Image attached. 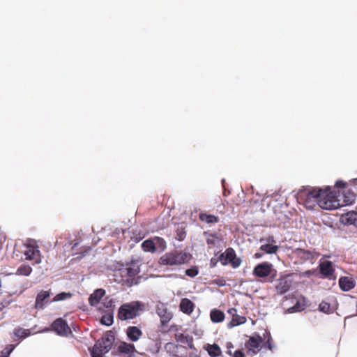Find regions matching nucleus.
Wrapping results in <instances>:
<instances>
[{
    "instance_id": "obj_1",
    "label": "nucleus",
    "mask_w": 357,
    "mask_h": 357,
    "mask_svg": "<svg viewBox=\"0 0 357 357\" xmlns=\"http://www.w3.org/2000/svg\"><path fill=\"white\" fill-rule=\"evenodd\" d=\"M301 199L305 207L310 210L314 209L317 204L325 210L336 209L341 206L339 200L329 187L325 189L313 188L301 195Z\"/></svg>"
},
{
    "instance_id": "obj_2",
    "label": "nucleus",
    "mask_w": 357,
    "mask_h": 357,
    "mask_svg": "<svg viewBox=\"0 0 357 357\" xmlns=\"http://www.w3.org/2000/svg\"><path fill=\"white\" fill-rule=\"evenodd\" d=\"M139 273V266L135 263H131L119 270V273L121 276L119 282L128 287L137 285L142 279V276L138 275Z\"/></svg>"
},
{
    "instance_id": "obj_3",
    "label": "nucleus",
    "mask_w": 357,
    "mask_h": 357,
    "mask_svg": "<svg viewBox=\"0 0 357 357\" xmlns=\"http://www.w3.org/2000/svg\"><path fill=\"white\" fill-rule=\"evenodd\" d=\"M143 305L139 302L128 303L121 305L118 310V318L121 321L132 319L139 315Z\"/></svg>"
},
{
    "instance_id": "obj_4",
    "label": "nucleus",
    "mask_w": 357,
    "mask_h": 357,
    "mask_svg": "<svg viewBox=\"0 0 357 357\" xmlns=\"http://www.w3.org/2000/svg\"><path fill=\"white\" fill-rule=\"evenodd\" d=\"M188 259L189 257L186 253L174 251L161 256L159 264L165 266H179L188 262Z\"/></svg>"
},
{
    "instance_id": "obj_5",
    "label": "nucleus",
    "mask_w": 357,
    "mask_h": 357,
    "mask_svg": "<svg viewBox=\"0 0 357 357\" xmlns=\"http://www.w3.org/2000/svg\"><path fill=\"white\" fill-rule=\"evenodd\" d=\"M222 265L230 264L233 268L239 267L241 264V259L236 256L235 250L232 248H228L219 256Z\"/></svg>"
},
{
    "instance_id": "obj_6",
    "label": "nucleus",
    "mask_w": 357,
    "mask_h": 357,
    "mask_svg": "<svg viewBox=\"0 0 357 357\" xmlns=\"http://www.w3.org/2000/svg\"><path fill=\"white\" fill-rule=\"evenodd\" d=\"M25 259L31 261L33 264H38L41 262V255L38 246L36 243L25 245L23 251Z\"/></svg>"
},
{
    "instance_id": "obj_7",
    "label": "nucleus",
    "mask_w": 357,
    "mask_h": 357,
    "mask_svg": "<svg viewBox=\"0 0 357 357\" xmlns=\"http://www.w3.org/2000/svg\"><path fill=\"white\" fill-rule=\"evenodd\" d=\"M114 341V336L111 334H106L100 340H99L93 347V351L107 353L112 348Z\"/></svg>"
},
{
    "instance_id": "obj_8",
    "label": "nucleus",
    "mask_w": 357,
    "mask_h": 357,
    "mask_svg": "<svg viewBox=\"0 0 357 357\" xmlns=\"http://www.w3.org/2000/svg\"><path fill=\"white\" fill-rule=\"evenodd\" d=\"M51 329L60 336H68L72 333L70 328L63 318L54 320L51 325Z\"/></svg>"
},
{
    "instance_id": "obj_9",
    "label": "nucleus",
    "mask_w": 357,
    "mask_h": 357,
    "mask_svg": "<svg viewBox=\"0 0 357 357\" xmlns=\"http://www.w3.org/2000/svg\"><path fill=\"white\" fill-rule=\"evenodd\" d=\"M275 271L273 266L268 262H263L257 264L253 269V275L259 278H265L271 275L272 272Z\"/></svg>"
},
{
    "instance_id": "obj_10",
    "label": "nucleus",
    "mask_w": 357,
    "mask_h": 357,
    "mask_svg": "<svg viewBox=\"0 0 357 357\" xmlns=\"http://www.w3.org/2000/svg\"><path fill=\"white\" fill-rule=\"evenodd\" d=\"M227 313L231 316V320L227 324V327L229 328L243 324L246 321V317L244 316L238 315L236 308H229L227 310Z\"/></svg>"
},
{
    "instance_id": "obj_11",
    "label": "nucleus",
    "mask_w": 357,
    "mask_h": 357,
    "mask_svg": "<svg viewBox=\"0 0 357 357\" xmlns=\"http://www.w3.org/2000/svg\"><path fill=\"white\" fill-rule=\"evenodd\" d=\"M296 255L303 261H313L319 256V254L310 250L298 248L296 251Z\"/></svg>"
},
{
    "instance_id": "obj_12",
    "label": "nucleus",
    "mask_w": 357,
    "mask_h": 357,
    "mask_svg": "<svg viewBox=\"0 0 357 357\" xmlns=\"http://www.w3.org/2000/svg\"><path fill=\"white\" fill-rule=\"evenodd\" d=\"M319 271L325 278H331L333 275L335 269L332 262L326 260L319 264Z\"/></svg>"
},
{
    "instance_id": "obj_13",
    "label": "nucleus",
    "mask_w": 357,
    "mask_h": 357,
    "mask_svg": "<svg viewBox=\"0 0 357 357\" xmlns=\"http://www.w3.org/2000/svg\"><path fill=\"white\" fill-rule=\"evenodd\" d=\"M128 339L131 342L138 341L143 335L137 326H128L126 331Z\"/></svg>"
},
{
    "instance_id": "obj_14",
    "label": "nucleus",
    "mask_w": 357,
    "mask_h": 357,
    "mask_svg": "<svg viewBox=\"0 0 357 357\" xmlns=\"http://www.w3.org/2000/svg\"><path fill=\"white\" fill-rule=\"evenodd\" d=\"M356 282L351 277L342 276L339 279L340 288L344 291H348L354 288Z\"/></svg>"
},
{
    "instance_id": "obj_15",
    "label": "nucleus",
    "mask_w": 357,
    "mask_h": 357,
    "mask_svg": "<svg viewBox=\"0 0 357 357\" xmlns=\"http://www.w3.org/2000/svg\"><path fill=\"white\" fill-rule=\"evenodd\" d=\"M117 352L130 356L136 352V349L133 344L121 342L117 347Z\"/></svg>"
},
{
    "instance_id": "obj_16",
    "label": "nucleus",
    "mask_w": 357,
    "mask_h": 357,
    "mask_svg": "<svg viewBox=\"0 0 357 357\" xmlns=\"http://www.w3.org/2000/svg\"><path fill=\"white\" fill-rule=\"evenodd\" d=\"M266 241L268 243H275V241L273 236L268 237L266 239ZM260 250L267 254H275L278 251L279 247L276 245L266 243V244L261 245L260 247Z\"/></svg>"
},
{
    "instance_id": "obj_17",
    "label": "nucleus",
    "mask_w": 357,
    "mask_h": 357,
    "mask_svg": "<svg viewBox=\"0 0 357 357\" xmlns=\"http://www.w3.org/2000/svg\"><path fill=\"white\" fill-rule=\"evenodd\" d=\"M105 295V290L103 289H97L91 294L89 298V303L94 306L100 303L102 298Z\"/></svg>"
},
{
    "instance_id": "obj_18",
    "label": "nucleus",
    "mask_w": 357,
    "mask_h": 357,
    "mask_svg": "<svg viewBox=\"0 0 357 357\" xmlns=\"http://www.w3.org/2000/svg\"><path fill=\"white\" fill-rule=\"evenodd\" d=\"M180 310L187 314H190L194 310V303L188 298H183L181 301Z\"/></svg>"
},
{
    "instance_id": "obj_19",
    "label": "nucleus",
    "mask_w": 357,
    "mask_h": 357,
    "mask_svg": "<svg viewBox=\"0 0 357 357\" xmlns=\"http://www.w3.org/2000/svg\"><path fill=\"white\" fill-rule=\"evenodd\" d=\"M50 296L49 291H40L36 298L35 307L37 309H41L44 306V301L45 299Z\"/></svg>"
},
{
    "instance_id": "obj_20",
    "label": "nucleus",
    "mask_w": 357,
    "mask_h": 357,
    "mask_svg": "<svg viewBox=\"0 0 357 357\" xmlns=\"http://www.w3.org/2000/svg\"><path fill=\"white\" fill-rule=\"evenodd\" d=\"M205 349L211 357H218L222 355L221 349L217 344H207L205 347Z\"/></svg>"
},
{
    "instance_id": "obj_21",
    "label": "nucleus",
    "mask_w": 357,
    "mask_h": 357,
    "mask_svg": "<svg viewBox=\"0 0 357 357\" xmlns=\"http://www.w3.org/2000/svg\"><path fill=\"white\" fill-rule=\"evenodd\" d=\"M342 221L344 224L356 225L357 222V213L355 211H350L342 215Z\"/></svg>"
},
{
    "instance_id": "obj_22",
    "label": "nucleus",
    "mask_w": 357,
    "mask_h": 357,
    "mask_svg": "<svg viewBox=\"0 0 357 357\" xmlns=\"http://www.w3.org/2000/svg\"><path fill=\"white\" fill-rule=\"evenodd\" d=\"M158 314L160 318V322L162 326L166 325L172 318V313L163 308L158 310Z\"/></svg>"
},
{
    "instance_id": "obj_23",
    "label": "nucleus",
    "mask_w": 357,
    "mask_h": 357,
    "mask_svg": "<svg viewBox=\"0 0 357 357\" xmlns=\"http://www.w3.org/2000/svg\"><path fill=\"white\" fill-rule=\"evenodd\" d=\"M210 318L212 322L220 323L224 321L225 314L220 310L213 309L211 311Z\"/></svg>"
},
{
    "instance_id": "obj_24",
    "label": "nucleus",
    "mask_w": 357,
    "mask_h": 357,
    "mask_svg": "<svg viewBox=\"0 0 357 357\" xmlns=\"http://www.w3.org/2000/svg\"><path fill=\"white\" fill-rule=\"evenodd\" d=\"M290 284L289 282L285 279H280L275 287L277 293L279 294H283L289 291Z\"/></svg>"
},
{
    "instance_id": "obj_25",
    "label": "nucleus",
    "mask_w": 357,
    "mask_h": 357,
    "mask_svg": "<svg viewBox=\"0 0 357 357\" xmlns=\"http://www.w3.org/2000/svg\"><path fill=\"white\" fill-rule=\"evenodd\" d=\"M199 218L201 221L205 222L208 224L217 223L219 221V218L218 216L208 214L206 213H200Z\"/></svg>"
},
{
    "instance_id": "obj_26",
    "label": "nucleus",
    "mask_w": 357,
    "mask_h": 357,
    "mask_svg": "<svg viewBox=\"0 0 357 357\" xmlns=\"http://www.w3.org/2000/svg\"><path fill=\"white\" fill-rule=\"evenodd\" d=\"M262 342L263 339L261 336H252L249 338L246 347L250 349H258Z\"/></svg>"
},
{
    "instance_id": "obj_27",
    "label": "nucleus",
    "mask_w": 357,
    "mask_h": 357,
    "mask_svg": "<svg viewBox=\"0 0 357 357\" xmlns=\"http://www.w3.org/2000/svg\"><path fill=\"white\" fill-rule=\"evenodd\" d=\"M31 335L29 329H24L21 327H17L13 331V335L17 339L23 340Z\"/></svg>"
},
{
    "instance_id": "obj_28",
    "label": "nucleus",
    "mask_w": 357,
    "mask_h": 357,
    "mask_svg": "<svg viewBox=\"0 0 357 357\" xmlns=\"http://www.w3.org/2000/svg\"><path fill=\"white\" fill-rule=\"evenodd\" d=\"M142 248L144 252H155L156 248L153 240L147 239L142 243Z\"/></svg>"
},
{
    "instance_id": "obj_29",
    "label": "nucleus",
    "mask_w": 357,
    "mask_h": 357,
    "mask_svg": "<svg viewBox=\"0 0 357 357\" xmlns=\"http://www.w3.org/2000/svg\"><path fill=\"white\" fill-rule=\"evenodd\" d=\"M178 348V345H176L175 344L172 342L167 343L165 345V351L172 357H176V356H178L177 354Z\"/></svg>"
},
{
    "instance_id": "obj_30",
    "label": "nucleus",
    "mask_w": 357,
    "mask_h": 357,
    "mask_svg": "<svg viewBox=\"0 0 357 357\" xmlns=\"http://www.w3.org/2000/svg\"><path fill=\"white\" fill-rule=\"evenodd\" d=\"M32 268L26 264L21 265L16 271V274L18 275L28 276L31 274Z\"/></svg>"
},
{
    "instance_id": "obj_31",
    "label": "nucleus",
    "mask_w": 357,
    "mask_h": 357,
    "mask_svg": "<svg viewBox=\"0 0 357 357\" xmlns=\"http://www.w3.org/2000/svg\"><path fill=\"white\" fill-rule=\"evenodd\" d=\"M180 341L182 343L187 344V345L188 346V347L190 349H195L194 343H193V337L191 335H181L180 336Z\"/></svg>"
},
{
    "instance_id": "obj_32",
    "label": "nucleus",
    "mask_w": 357,
    "mask_h": 357,
    "mask_svg": "<svg viewBox=\"0 0 357 357\" xmlns=\"http://www.w3.org/2000/svg\"><path fill=\"white\" fill-rule=\"evenodd\" d=\"M319 309L321 312H324V313H331L333 312L331 307V305L330 303L326 302V301H322L319 305Z\"/></svg>"
},
{
    "instance_id": "obj_33",
    "label": "nucleus",
    "mask_w": 357,
    "mask_h": 357,
    "mask_svg": "<svg viewBox=\"0 0 357 357\" xmlns=\"http://www.w3.org/2000/svg\"><path fill=\"white\" fill-rule=\"evenodd\" d=\"M305 309L304 305H301L300 301H297L294 305L288 308L287 311L289 313L301 312Z\"/></svg>"
},
{
    "instance_id": "obj_34",
    "label": "nucleus",
    "mask_w": 357,
    "mask_h": 357,
    "mask_svg": "<svg viewBox=\"0 0 357 357\" xmlns=\"http://www.w3.org/2000/svg\"><path fill=\"white\" fill-rule=\"evenodd\" d=\"M72 297L71 293L61 292L55 296L53 301H60L66 299L70 298Z\"/></svg>"
},
{
    "instance_id": "obj_35",
    "label": "nucleus",
    "mask_w": 357,
    "mask_h": 357,
    "mask_svg": "<svg viewBox=\"0 0 357 357\" xmlns=\"http://www.w3.org/2000/svg\"><path fill=\"white\" fill-rule=\"evenodd\" d=\"M100 322L105 326H109L113 324V317L111 314L103 315Z\"/></svg>"
},
{
    "instance_id": "obj_36",
    "label": "nucleus",
    "mask_w": 357,
    "mask_h": 357,
    "mask_svg": "<svg viewBox=\"0 0 357 357\" xmlns=\"http://www.w3.org/2000/svg\"><path fill=\"white\" fill-rule=\"evenodd\" d=\"M354 201L355 195L353 193L348 192L347 193L344 194V202L346 205H350L353 204Z\"/></svg>"
},
{
    "instance_id": "obj_37",
    "label": "nucleus",
    "mask_w": 357,
    "mask_h": 357,
    "mask_svg": "<svg viewBox=\"0 0 357 357\" xmlns=\"http://www.w3.org/2000/svg\"><path fill=\"white\" fill-rule=\"evenodd\" d=\"M199 271L196 266L191 267L185 271V274L191 278H194L198 275Z\"/></svg>"
},
{
    "instance_id": "obj_38",
    "label": "nucleus",
    "mask_w": 357,
    "mask_h": 357,
    "mask_svg": "<svg viewBox=\"0 0 357 357\" xmlns=\"http://www.w3.org/2000/svg\"><path fill=\"white\" fill-rule=\"evenodd\" d=\"M153 241L155 242V245H158V246L164 250L166 247V243L165 241L160 237H155Z\"/></svg>"
},
{
    "instance_id": "obj_39",
    "label": "nucleus",
    "mask_w": 357,
    "mask_h": 357,
    "mask_svg": "<svg viewBox=\"0 0 357 357\" xmlns=\"http://www.w3.org/2000/svg\"><path fill=\"white\" fill-rule=\"evenodd\" d=\"M267 335V340L265 343V347H266L269 350H272L273 349V340H272V337L271 336V334L269 333H266L264 334L265 335Z\"/></svg>"
},
{
    "instance_id": "obj_40",
    "label": "nucleus",
    "mask_w": 357,
    "mask_h": 357,
    "mask_svg": "<svg viewBox=\"0 0 357 357\" xmlns=\"http://www.w3.org/2000/svg\"><path fill=\"white\" fill-rule=\"evenodd\" d=\"M213 283L218 285V287H224L226 285V280L224 278L215 279L213 281Z\"/></svg>"
},
{
    "instance_id": "obj_41",
    "label": "nucleus",
    "mask_w": 357,
    "mask_h": 357,
    "mask_svg": "<svg viewBox=\"0 0 357 357\" xmlns=\"http://www.w3.org/2000/svg\"><path fill=\"white\" fill-rule=\"evenodd\" d=\"M215 238H217L216 235H211L210 238H207L206 243L208 245H215Z\"/></svg>"
},
{
    "instance_id": "obj_42",
    "label": "nucleus",
    "mask_w": 357,
    "mask_h": 357,
    "mask_svg": "<svg viewBox=\"0 0 357 357\" xmlns=\"http://www.w3.org/2000/svg\"><path fill=\"white\" fill-rule=\"evenodd\" d=\"M220 261L219 259V257L218 258H215V257H212L210 260V267L211 268H214L217 266L218 264V262Z\"/></svg>"
},
{
    "instance_id": "obj_43",
    "label": "nucleus",
    "mask_w": 357,
    "mask_h": 357,
    "mask_svg": "<svg viewBox=\"0 0 357 357\" xmlns=\"http://www.w3.org/2000/svg\"><path fill=\"white\" fill-rule=\"evenodd\" d=\"M226 347L227 349V354L230 356H232L233 353L231 352V349L234 348V345L231 342H229L226 344Z\"/></svg>"
},
{
    "instance_id": "obj_44",
    "label": "nucleus",
    "mask_w": 357,
    "mask_h": 357,
    "mask_svg": "<svg viewBox=\"0 0 357 357\" xmlns=\"http://www.w3.org/2000/svg\"><path fill=\"white\" fill-rule=\"evenodd\" d=\"M15 345L14 344H9L6 349L5 352L7 354V356L10 355V354L13 351V350L15 349Z\"/></svg>"
},
{
    "instance_id": "obj_45",
    "label": "nucleus",
    "mask_w": 357,
    "mask_h": 357,
    "mask_svg": "<svg viewBox=\"0 0 357 357\" xmlns=\"http://www.w3.org/2000/svg\"><path fill=\"white\" fill-rule=\"evenodd\" d=\"M105 353H102V352H99V351H93V350H91V357H105L103 356Z\"/></svg>"
},
{
    "instance_id": "obj_46",
    "label": "nucleus",
    "mask_w": 357,
    "mask_h": 357,
    "mask_svg": "<svg viewBox=\"0 0 357 357\" xmlns=\"http://www.w3.org/2000/svg\"><path fill=\"white\" fill-rule=\"evenodd\" d=\"M233 357H245V354L241 351V350H236L235 352L232 354Z\"/></svg>"
},
{
    "instance_id": "obj_47",
    "label": "nucleus",
    "mask_w": 357,
    "mask_h": 357,
    "mask_svg": "<svg viewBox=\"0 0 357 357\" xmlns=\"http://www.w3.org/2000/svg\"><path fill=\"white\" fill-rule=\"evenodd\" d=\"M185 232H182V231H181V232H178V233H177V235H178V240H179V241H182V240H183V239H184V237H185Z\"/></svg>"
},
{
    "instance_id": "obj_48",
    "label": "nucleus",
    "mask_w": 357,
    "mask_h": 357,
    "mask_svg": "<svg viewBox=\"0 0 357 357\" xmlns=\"http://www.w3.org/2000/svg\"><path fill=\"white\" fill-rule=\"evenodd\" d=\"M161 347V345H160V343H158V344L155 345L154 349H153V352L158 353Z\"/></svg>"
},
{
    "instance_id": "obj_49",
    "label": "nucleus",
    "mask_w": 357,
    "mask_h": 357,
    "mask_svg": "<svg viewBox=\"0 0 357 357\" xmlns=\"http://www.w3.org/2000/svg\"><path fill=\"white\" fill-rule=\"evenodd\" d=\"M109 299V298H105V303H107V307H109V303H113V301L112 299H109L108 301H107Z\"/></svg>"
},
{
    "instance_id": "obj_50",
    "label": "nucleus",
    "mask_w": 357,
    "mask_h": 357,
    "mask_svg": "<svg viewBox=\"0 0 357 357\" xmlns=\"http://www.w3.org/2000/svg\"><path fill=\"white\" fill-rule=\"evenodd\" d=\"M109 299V298H105V303H107V307H109V303H113V301L112 299H109L108 301H107Z\"/></svg>"
},
{
    "instance_id": "obj_51",
    "label": "nucleus",
    "mask_w": 357,
    "mask_h": 357,
    "mask_svg": "<svg viewBox=\"0 0 357 357\" xmlns=\"http://www.w3.org/2000/svg\"><path fill=\"white\" fill-rule=\"evenodd\" d=\"M109 299V298H105V303H107V307H109V303H113V301L112 299H109L108 301H107Z\"/></svg>"
},
{
    "instance_id": "obj_52",
    "label": "nucleus",
    "mask_w": 357,
    "mask_h": 357,
    "mask_svg": "<svg viewBox=\"0 0 357 357\" xmlns=\"http://www.w3.org/2000/svg\"><path fill=\"white\" fill-rule=\"evenodd\" d=\"M336 185L337 186H340V187H344V183L342 181H340V182H337L336 183Z\"/></svg>"
},
{
    "instance_id": "obj_53",
    "label": "nucleus",
    "mask_w": 357,
    "mask_h": 357,
    "mask_svg": "<svg viewBox=\"0 0 357 357\" xmlns=\"http://www.w3.org/2000/svg\"><path fill=\"white\" fill-rule=\"evenodd\" d=\"M255 258H260L262 257V255L260 253H255Z\"/></svg>"
},
{
    "instance_id": "obj_54",
    "label": "nucleus",
    "mask_w": 357,
    "mask_h": 357,
    "mask_svg": "<svg viewBox=\"0 0 357 357\" xmlns=\"http://www.w3.org/2000/svg\"><path fill=\"white\" fill-rule=\"evenodd\" d=\"M0 357H8L7 356L2 355Z\"/></svg>"
},
{
    "instance_id": "obj_55",
    "label": "nucleus",
    "mask_w": 357,
    "mask_h": 357,
    "mask_svg": "<svg viewBox=\"0 0 357 357\" xmlns=\"http://www.w3.org/2000/svg\"><path fill=\"white\" fill-rule=\"evenodd\" d=\"M355 225L357 227V221H356V225Z\"/></svg>"
}]
</instances>
